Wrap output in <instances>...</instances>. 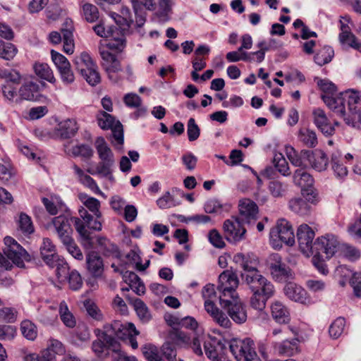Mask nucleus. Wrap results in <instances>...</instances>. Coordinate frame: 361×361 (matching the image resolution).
Here are the masks:
<instances>
[{
  "instance_id": "obj_1",
  "label": "nucleus",
  "mask_w": 361,
  "mask_h": 361,
  "mask_svg": "<svg viewBox=\"0 0 361 361\" xmlns=\"http://www.w3.org/2000/svg\"><path fill=\"white\" fill-rule=\"evenodd\" d=\"M324 102L335 114L344 119L346 124L353 127L357 116L361 115V92L349 89L336 95L324 96Z\"/></svg>"
},
{
  "instance_id": "obj_2",
  "label": "nucleus",
  "mask_w": 361,
  "mask_h": 361,
  "mask_svg": "<svg viewBox=\"0 0 361 361\" xmlns=\"http://www.w3.org/2000/svg\"><path fill=\"white\" fill-rule=\"evenodd\" d=\"M229 348L237 361H259L255 343L249 338L232 339L229 343Z\"/></svg>"
},
{
  "instance_id": "obj_3",
  "label": "nucleus",
  "mask_w": 361,
  "mask_h": 361,
  "mask_svg": "<svg viewBox=\"0 0 361 361\" xmlns=\"http://www.w3.org/2000/svg\"><path fill=\"white\" fill-rule=\"evenodd\" d=\"M269 235L271 243L275 248L281 247L283 243L291 246L295 243L292 226L286 219L279 220L276 226L271 230Z\"/></svg>"
},
{
  "instance_id": "obj_4",
  "label": "nucleus",
  "mask_w": 361,
  "mask_h": 361,
  "mask_svg": "<svg viewBox=\"0 0 361 361\" xmlns=\"http://www.w3.org/2000/svg\"><path fill=\"white\" fill-rule=\"evenodd\" d=\"M4 255L19 267H24L25 262L30 260L27 251L12 237L6 236L4 239Z\"/></svg>"
},
{
  "instance_id": "obj_5",
  "label": "nucleus",
  "mask_w": 361,
  "mask_h": 361,
  "mask_svg": "<svg viewBox=\"0 0 361 361\" xmlns=\"http://www.w3.org/2000/svg\"><path fill=\"white\" fill-rule=\"evenodd\" d=\"M104 340L125 339L131 336L138 334L135 325L132 323L122 324L119 321H115L112 324H108L104 326V332L102 333Z\"/></svg>"
},
{
  "instance_id": "obj_6",
  "label": "nucleus",
  "mask_w": 361,
  "mask_h": 361,
  "mask_svg": "<svg viewBox=\"0 0 361 361\" xmlns=\"http://www.w3.org/2000/svg\"><path fill=\"white\" fill-rule=\"evenodd\" d=\"M99 54L102 59V66L107 73L109 79L114 83L123 80V71L121 62L115 55L109 51L99 48Z\"/></svg>"
},
{
  "instance_id": "obj_7",
  "label": "nucleus",
  "mask_w": 361,
  "mask_h": 361,
  "mask_svg": "<svg viewBox=\"0 0 361 361\" xmlns=\"http://www.w3.org/2000/svg\"><path fill=\"white\" fill-rule=\"evenodd\" d=\"M99 126L105 130L111 129L113 135V143L115 145H122L123 143V126L119 121L105 111H99L97 115Z\"/></svg>"
},
{
  "instance_id": "obj_8",
  "label": "nucleus",
  "mask_w": 361,
  "mask_h": 361,
  "mask_svg": "<svg viewBox=\"0 0 361 361\" xmlns=\"http://www.w3.org/2000/svg\"><path fill=\"white\" fill-rule=\"evenodd\" d=\"M240 218L232 216L224 221L223 231L225 238L232 244H236L245 239L246 229Z\"/></svg>"
},
{
  "instance_id": "obj_9",
  "label": "nucleus",
  "mask_w": 361,
  "mask_h": 361,
  "mask_svg": "<svg viewBox=\"0 0 361 361\" xmlns=\"http://www.w3.org/2000/svg\"><path fill=\"white\" fill-rule=\"evenodd\" d=\"M239 280L237 274L230 270L223 271L219 276L218 290L221 293L219 300L224 298H233L238 296L236 288L238 286Z\"/></svg>"
},
{
  "instance_id": "obj_10",
  "label": "nucleus",
  "mask_w": 361,
  "mask_h": 361,
  "mask_svg": "<svg viewBox=\"0 0 361 361\" xmlns=\"http://www.w3.org/2000/svg\"><path fill=\"white\" fill-rule=\"evenodd\" d=\"M267 266L271 276L276 281H286L292 278L291 269L278 253H273L269 256Z\"/></svg>"
},
{
  "instance_id": "obj_11",
  "label": "nucleus",
  "mask_w": 361,
  "mask_h": 361,
  "mask_svg": "<svg viewBox=\"0 0 361 361\" xmlns=\"http://www.w3.org/2000/svg\"><path fill=\"white\" fill-rule=\"evenodd\" d=\"M245 283L252 293L256 292L266 298H271L274 295L275 288L273 283L261 273L247 276Z\"/></svg>"
},
{
  "instance_id": "obj_12",
  "label": "nucleus",
  "mask_w": 361,
  "mask_h": 361,
  "mask_svg": "<svg viewBox=\"0 0 361 361\" xmlns=\"http://www.w3.org/2000/svg\"><path fill=\"white\" fill-rule=\"evenodd\" d=\"M220 305L235 323L243 324L247 320L245 307L239 300L238 296L230 299L223 298Z\"/></svg>"
},
{
  "instance_id": "obj_13",
  "label": "nucleus",
  "mask_w": 361,
  "mask_h": 361,
  "mask_svg": "<svg viewBox=\"0 0 361 361\" xmlns=\"http://www.w3.org/2000/svg\"><path fill=\"white\" fill-rule=\"evenodd\" d=\"M341 243L333 234H326L319 237L314 241L315 255L324 253L326 258H330L339 252Z\"/></svg>"
},
{
  "instance_id": "obj_14",
  "label": "nucleus",
  "mask_w": 361,
  "mask_h": 361,
  "mask_svg": "<svg viewBox=\"0 0 361 361\" xmlns=\"http://www.w3.org/2000/svg\"><path fill=\"white\" fill-rule=\"evenodd\" d=\"M315 233L314 230L307 224H301L297 231V238L300 250L306 257H310L314 254V238Z\"/></svg>"
},
{
  "instance_id": "obj_15",
  "label": "nucleus",
  "mask_w": 361,
  "mask_h": 361,
  "mask_svg": "<svg viewBox=\"0 0 361 361\" xmlns=\"http://www.w3.org/2000/svg\"><path fill=\"white\" fill-rule=\"evenodd\" d=\"M233 260L244 270V272L241 274V278L243 282L246 281L247 276H255V274L260 273L257 269L259 264L258 258L253 254L245 255L238 253L234 255Z\"/></svg>"
},
{
  "instance_id": "obj_16",
  "label": "nucleus",
  "mask_w": 361,
  "mask_h": 361,
  "mask_svg": "<svg viewBox=\"0 0 361 361\" xmlns=\"http://www.w3.org/2000/svg\"><path fill=\"white\" fill-rule=\"evenodd\" d=\"M55 232L61 243L67 242L73 238V230L69 216L59 215L51 221Z\"/></svg>"
},
{
  "instance_id": "obj_17",
  "label": "nucleus",
  "mask_w": 361,
  "mask_h": 361,
  "mask_svg": "<svg viewBox=\"0 0 361 361\" xmlns=\"http://www.w3.org/2000/svg\"><path fill=\"white\" fill-rule=\"evenodd\" d=\"M240 219L248 225H254L259 217L258 207L250 199H244L239 202Z\"/></svg>"
},
{
  "instance_id": "obj_18",
  "label": "nucleus",
  "mask_w": 361,
  "mask_h": 361,
  "mask_svg": "<svg viewBox=\"0 0 361 361\" xmlns=\"http://www.w3.org/2000/svg\"><path fill=\"white\" fill-rule=\"evenodd\" d=\"M204 350L207 357L213 361L219 358L225 345L221 339L207 335L203 337Z\"/></svg>"
},
{
  "instance_id": "obj_19",
  "label": "nucleus",
  "mask_w": 361,
  "mask_h": 361,
  "mask_svg": "<svg viewBox=\"0 0 361 361\" xmlns=\"http://www.w3.org/2000/svg\"><path fill=\"white\" fill-rule=\"evenodd\" d=\"M273 347L275 353L282 356L291 357L300 351V341L296 337L292 339H286L281 342H276Z\"/></svg>"
},
{
  "instance_id": "obj_20",
  "label": "nucleus",
  "mask_w": 361,
  "mask_h": 361,
  "mask_svg": "<svg viewBox=\"0 0 361 361\" xmlns=\"http://www.w3.org/2000/svg\"><path fill=\"white\" fill-rule=\"evenodd\" d=\"M272 319L279 324H286L290 321L288 308L279 300H274L270 305Z\"/></svg>"
},
{
  "instance_id": "obj_21",
  "label": "nucleus",
  "mask_w": 361,
  "mask_h": 361,
  "mask_svg": "<svg viewBox=\"0 0 361 361\" xmlns=\"http://www.w3.org/2000/svg\"><path fill=\"white\" fill-rule=\"evenodd\" d=\"M78 129L77 123L73 119L61 121L55 128L53 137L55 138L66 139L73 137Z\"/></svg>"
},
{
  "instance_id": "obj_22",
  "label": "nucleus",
  "mask_w": 361,
  "mask_h": 361,
  "mask_svg": "<svg viewBox=\"0 0 361 361\" xmlns=\"http://www.w3.org/2000/svg\"><path fill=\"white\" fill-rule=\"evenodd\" d=\"M71 169L77 180L81 184L88 188L96 194H100L102 192L96 181L90 176L87 174L80 166L75 164H73Z\"/></svg>"
},
{
  "instance_id": "obj_23",
  "label": "nucleus",
  "mask_w": 361,
  "mask_h": 361,
  "mask_svg": "<svg viewBox=\"0 0 361 361\" xmlns=\"http://www.w3.org/2000/svg\"><path fill=\"white\" fill-rule=\"evenodd\" d=\"M314 123L321 132L326 135L334 134V127L330 123L325 112L321 109L313 111Z\"/></svg>"
},
{
  "instance_id": "obj_24",
  "label": "nucleus",
  "mask_w": 361,
  "mask_h": 361,
  "mask_svg": "<svg viewBox=\"0 0 361 361\" xmlns=\"http://www.w3.org/2000/svg\"><path fill=\"white\" fill-rule=\"evenodd\" d=\"M307 162L317 171H323L326 169L329 159L326 154L322 150L316 149L314 152L309 150Z\"/></svg>"
},
{
  "instance_id": "obj_25",
  "label": "nucleus",
  "mask_w": 361,
  "mask_h": 361,
  "mask_svg": "<svg viewBox=\"0 0 361 361\" xmlns=\"http://www.w3.org/2000/svg\"><path fill=\"white\" fill-rule=\"evenodd\" d=\"M40 254L42 259L47 265H52L58 259L59 255L56 253V247L49 238H44L40 247Z\"/></svg>"
},
{
  "instance_id": "obj_26",
  "label": "nucleus",
  "mask_w": 361,
  "mask_h": 361,
  "mask_svg": "<svg viewBox=\"0 0 361 361\" xmlns=\"http://www.w3.org/2000/svg\"><path fill=\"white\" fill-rule=\"evenodd\" d=\"M180 192L178 188H173L171 191H166L157 200V205L161 209L172 208L180 204V201L176 198V194Z\"/></svg>"
},
{
  "instance_id": "obj_27",
  "label": "nucleus",
  "mask_w": 361,
  "mask_h": 361,
  "mask_svg": "<svg viewBox=\"0 0 361 361\" xmlns=\"http://www.w3.org/2000/svg\"><path fill=\"white\" fill-rule=\"evenodd\" d=\"M104 332V329H97L94 331V334L97 337V339L94 341L92 344V349L93 352L96 354V355L99 357L104 358L110 355L109 348L107 345V343L102 337Z\"/></svg>"
},
{
  "instance_id": "obj_28",
  "label": "nucleus",
  "mask_w": 361,
  "mask_h": 361,
  "mask_svg": "<svg viewBox=\"0 0 361 361\" xmlns=\"http://www.w3.org/2000/svg\"><path fill=\"white\" fill-rule=\"evenodd\" d=\"M285 295L291 300L304 303L306 301V290L294 283H288L284 287Z\"/></svg>"
},
{
  "instance_id": "obj_29",
  "label": "nucleus",
  "mask_w": 361,
  "mask_h": 361,
  "mask_svg": "<svg viewBox=\"0 0 361 361\" xmlns=\"http://www.w3.org/2000/svg\"><path fill=\"white\" fill-rule=\"evenodd\" d=\"M288 208L300 216L308 215L312 211V206L301 197L291 198L288 202Z\"/></svg>"
},
{
  "instance_id": "obj_30",
  "label": "nucleus",
  "mask_w": 361,
  "mask_h": 361,
  "mask_svg": "<svg viewBox=\"0 0 361 361\" xmlns=\"http://www.w3.org/2000/svg\"><path fill=\"white\" fill-rule=\"evenodd\" d=\"M286 154L289 161L293 166L300 168H304L307 166L309 150L304 149L298 153L293 147H287Z\"/></svg>"
},
{
  "instance_id": "obj_31",
  "label": "nucleus",
  "mask_w": 361,
  "mask_h": 361,
  "mask_svg": "<svg viewBox=\"0 0 361 361\" xmlns=\"http://www.w3.org/2000/svg\"><path fill=\"white\" fill-rule=\"evenodd\" d=\"M39 92V86L34 82H27L19 89V94L23 99L34 101L37 99Z\"/></svg>"
},
{
  "instance_id": "obj_32",
  "label": "nucleus",
  "mask_w": 361,
  "mask_h": 361,
  "mask_svg": "<svg viewBox=\"0 0 361 361\" xmlns=\"http://www.w3.org/2000/svg\"><path fill=\"white\" fill-rule=\"evenodd\" d=\"M87 265L89 271L95 277L99 276L103 272V262L102 258L94 252L87 256Z\"/></svg>"
},
{
  "instance_id": "obj_33",
  "label": "nucleus",
  "mask_w": 361,
  "mask_h": 361,
  "mask_svg": "<svg viewBox=\"0 0 361 361\" xmlns=\"http://www.w3.org/2000/svg\"><path fill=\"white\" fill-rule=\"evenodd\" d=\"M338 40L343 48H353L361 53V41L351 32H340Z\"/></svg>"
},
{
  "instance_id": "obj_34",
  "label": "nucleus",
  "mask_w": 361,
  "mask_h": 361,
  "mask_svg": "<svg viewBox=\"0 0 361 361\" xmlns=\"http://www.w3.org/2000/svg\"><path fill=\"white\" fill-rule=\"evenodd\" d=\"M95 147L102 161L115 163L114 154L103 137H99L97 138L95 141Z\"/></svg>"
},
{
  "instance_id": "obj_35",
  "label": "nucleus",
  "mask_w": 361,
  "mask_h": 361,
  "mask_svg": "<svg viewBox=\"0 0 361 361\" xmlns=\"http://www.w3.org/2000/svg\"><path fill=\"white\" fill-rule=\"evenodd\" d=\"M35 73L41 79L54 84L56 79L54 77L53 71L47 63L37 62L33 65Z\"/></svg>"
},
{
  "instance_id": "obj_36",
  "label": "nucleus",
  "mask_w": 361,
  "mask_h": 361,
  "mask_svg": "<svg viewBox=\"0 0 361 361\" xmlns=\"http://www.w3.org/2000/svg\"><path fill=\"white\" fill-rule=\"evenodd\" d=\"M331 167L337 178H343L348 175V168L343 165V159L339 152L331 155Z\"/></svg>"
},
{
  "instance_id": "obj_37",
  "label": "nucleus",
  "mask_w": 361,
  "mask_h": 361,
  "mask_svg": "<svg viewBox=\"0 0 361 361\" xmlns=\"http://www.w3.org/2000/svg\"><path fill=\"white\" fill-rule=\"evenodd\" d=\"M293 183L302 188L311 187L313 185L314 180L312 176L308 173L304 168H299L293 173Z\"/></svg>"
},
{
  "instance_id": "obj_38",
  "label": "nucleus",
  "mask_w": 361,
  "mask_h": 361,
  "mask_svg": "<svg viewBox=\"0 0 361 361\" xmlns=\"http://www.w3.org/2000/svg\"><path fill=\"white\" fill-rule=\"evenodd\" d=\"M73 63L75 68L81 73L84 74L85 71L94 67L96 64L93 62L90 55L86 52L81 53L79 56H75Z\"/></svg>"
},
{
  "instance_id": "obj_39",
  "label": "nucleus",
  "mask_w": 361,
  "mask_h": 361,
  "mask_svg": "<svg viewBox=\"0 0 361 361\" xmlns=\"http://www.w3.org/2000/svg\"><path fill=\"white\" fill-rule=\"evenodd\" d=\"M298 140L308 147H314L318 143L315 131L306 128H301L298 131Z\"/></svg>"
},
{
  "instance_id": "obj_40",
  "label": "nucleus",
  "mask_w": 361,
  "mask_h": 361,
  "mask_svg": "<svg viewBox=\"0 0 361 361\" xmlns=\"http://www.w3.org/2000/svg\"><path fill=\"white\" fill-rule=\"evenodd\" d=\"M80 200L82 204L97 217L100 218L102 214L99 211L100 202L92 197H90L85 193H80L78 195Z\"/></svg>"
},
{
  "instance_id": "obj_41",
  "label": "nucleus",
  "mask_w": 361,
  "mask_h": 361,
  "mask_svg": "<svg viewBox=\"0 0 361 361\" xmlns=\"http://www.w3.org/2000/svg\"><path fill=\"white\" fill-rule=\"evenodd\" d=\"M231 204H223L217 199H210L204 204V209L207 214H221L223 212H228Z\"/></svg>"
},
{
  "instance_id": "obj_42",
  "label": "nucleus",
  "mask_w": 361,
  "mask_h": 361,
  "mask_svg": "<svg viewBox=\"0 0 361 361\" xmlns=\"http://www.w3.org/2000/svg\"><path fill=\"white\" fill-rule=\"evenodd\" d=\"M18 52L17 47L11 43L0 39V58L6 61H11Z\"/></svg>"
},
{
  "instance_id": "obj_43",
  "label": "nucleus",
  "mask_w": 361,
  "mask_h": 361,
  "mask_svg": "<svg viewBox=\"0 0 361 361\" xmlns=\"http://www.w3.org/2000/svg\"><path fill=\"white\" fill-rule=\"evenodd\" d=\"M82 18L88 23L97 22L99 18V12L96 6L85 3L81 6Z\"/></svg>"
},
{
  "instance_id": "obj_44",
  "label": "nucleus",
  "mask_w": 361,
  "mask_h": 361,
  "mask_svg": "<svg viewBox=\"0 0 361 361\" xmlns=\"http://www.w3.org/2000/svg\"><path fill=\"white\" fill-rule=\"evenodd\" d=\"M109 348V355L111 357L112 361H123L126 358V353L121 350V345L116 339L105 340Z\"/></svg>"
},
{
  "instance_id": "obj_45",
  "label": "nucleus",
  "mask_w": 361,
  "mask_h": 361,
  "mask_svg": "<svg viewBox=\"0 0 361 361\" xmlns=\"http://www.w3.org/2000/svg\"><path fill=\"white\" fill-rule=\"evenodd\" d=\"M66 152L75 157H81L84 159H90L93 155L92 149L85 144L73 146L68 151H66Z\"/></svg>"
},
{
  "instance_id": "obj_46",
  "label": "nucleus",
  "mask_w": 361,
  "mask_h": 361,
  "mask_svg": "<svg viewBox=\"0 0 361 361\" xmlns=\"http://www.w3.org/2000/svg\"><path fill=\"white\" fill-rule=\"evenodd\" d=\"M20 331L23 336L30 341H34L37 336L36 325L28 319L23 320L20 324Z\"/></svg>"
},
{
  "instance_id": "obj_47",
  "label": "nucleus",
  "mask_w": 361,
  "mask_h": 361,
  "mask_svg": "<svg viewBox=\"0 0 361 361\" xmlns=\"http://www.w3.org/2000/svg\"><path fill=\"white\" fill-rule=\"evenodd\" d=\"M59 314L63 323L69 328L75 326L76 322L73 314L69 311L67 304L62 301L59 305Z\"/></svg>"
},
{
  "instance_id": "obj_48",
  "label": "nucleus",
  "mask_w": 361,
  "mask_h": 361,
  "mask_svg": "<svg viewBox=\"0 0 361 361\" xmlns=\"http://www.w3.org/2000/svg\"><path fill=\"white\" fill-rule=\"evenodd\" d=\"M334 54V51L331 47H324L315 54L314 61L319 66H323L331 61Z\"/></svg>"
},
{
  "instance_id": "obj_49",
  "label": "nucleus",
  "mask_w": 361,
  "mask_h": 361,
  "mask_svg": "<svg viewBox=\"0 0 361 361\" xmlns=\"http://www.w3.org/2000/svg\"><path fill=\"white\" fill-rule=\"evenodd\" d=\"M114 165V162L101 161L98 163L96 170L90 168L87 169V172L92 175L98 174L103 177H108L112 173V167Z\"/></svg>"
},
{
  "instance_id": "obj_50",
  "label": "nucleus",
  "mask_w": 361,
  "mask_h": 361,
  "mask_svg": "<svg viewBox=\"0 0 361 361\" xmlns=\"http://www.w3.org/2000/svg\"><path fill=\"white\" fill-rule=\"evenodd\" d=\"M338 253L351 262L357 260L361 256L360 251L357 248L345 243H341Z\"/></svg>"
},
{
  "instance_id": "obj_51",
  "label": "nucleus",
  "mask_w": 361,
  "mask_h": 361,
  "mask_svg": "<svg viewBox=\"0 0 361 361\" xmlns=\"http://www.w3.org/2000/svg\"><path fill=\"white\" fill-rule=\"evenodd\" d=\"M94 32L100 37L109 38L114 36V34L117 31V27L113 26H106L104 20H101L99 23L92 27Z\"/></svg>"
},
{
  "instance_id": "obj_52",
  "label": "nucleus",
  "mask_w": 361,
  "mask_h": 361,
  "mask_svg": "<svg viewBox=\"0 0 361 361\" xmlns=\"http://www.w3.org/2000/svg\"><path fill=\"white\" fill-rule=\"evenodd\" d=\"M273 163L277 171L284 176L290 174L288 164L281 153H275L273 158Z\"/></svg>"
},
{
  "instance_id": "obj_53",
  "label": "nucleus",
  "mask_w": 361,
  "mask_h": 361,
  "mask_svg": "<svg viewBox=\"0 0 361 361\" xmlns=\"http://www.w3.org/2000/svg\"><path fill=\"white\" fill-rule=\"evenodd\" d=\"M345 320L343 317H338L330 325L329 332L334 339L339 338L345 331Z\"/></svg>"
},
{
  "instance_id": "obj_54",
  "label": "nucleus",
  "mask_w": 361,
  "mask_h": 361,
  "mask_svg": "<svg viewBox=\"0 0 361 361\" xmlns=\"http://www.w3.org/2000/svg\"><path fill=\"white\" fill-rule=\"evenodd\" d=\"M79 214L80 218H82L85 222V225L90 229L101 231L102 230V223L99 220V218H97L96 219H93V216L88 214L87 211L82 208L79 210Z\"/></svg>"
},
{
  "instance_id": "obj_55",
  "label": "nucleus",
  "mask_w": 361,
  "mask_h": 361,
  "mask_svg": "<svg viewBox=\"0 0 361 361\" xmlns=\"http://www.w3.org/2000/svg\"><path fill=\"white\" fill-rule=\"evenodd\" d=\"M131 303L140 319L145 322L150 319V314L148 308L142 300L139 298H135L131 301Z\"/></svg>"
},
{
  "instance_id": "obj_56",
  "label": "nucleus",
  "mask_w": 361,
  "mask_h": 361,
  "mask_svg": "<svg viewBox=\"0 0 361 361\" xmlns=\"http://www.w3.org/2000/svg\"><path fill=\"white\" fill-rule=\"evenodd\" d=\"M63 35V49L68 54H71L74 51L73 35L71 30L68 29L61 30Z\"/></svg>"
},
{
  "instance_id": "obj_57",
  "label": "nucleus",
  "mask_w": 361,
  "mask_h": 361,
  "mask_svg": "<svg viewBox=\"0 0 361 361\" xmlns=\"http://www.w3.org/2000/svg\"><path fill=\"white\" fill-rule=\"evenodd\" d=\"M226 57L228 62H238L239 61L251 62L254 60V59L251 57V54L244 51H240L239 49H238L237 51L228 52Z\"/></svg>"
},
{
  "instance_id": "obj_58",
  "label": "nucleus",
  "mask_w": 361,
  "mask_h": 361,
  "mask_svg": "<svg viewBox=\"0 0 361 361\" xmlns=\"http://www.w3.org/2000/svg\"><path fill=\"white\" fill-rule=\"evenodd\" d=\"M317 85L320 88V90L324 92L322 95V98L324 96H329L332 97H336V96H334V93L336 91V85L327 79H320L317 81Z\"/></svg>"
},
{
  "instance_id": "obj_59",
  "label": "nucleus",
  "mask_w": 361,
  "mask_h": 361,
  "mask_svg": "<svg viewBox=\"0 0 361 361\" xmlns=\"http://www.w3.org/2000/svg\"><path fill=\"white\" fill-rule=\"evenodd\" d=\"M18 228L25 234H30L34 232L31 218L25 213H21L19 216Z\"/></svg>"
},
{
  "instance_id": "obj_60",
  "label": "nucleus",
  "mask_w": 361,
  "mask_h": 361,
  "mask_svg": "<svg viewBox=\"0 0 361 361\" xmlns=\"http://www.w3.org/2000/svg\"><path fill=\"white\" fill-rule=\"evenodd\" d=\"M0 79H5L6 81L19 84L21 80V75L15 69L0 68Z\"/></svg>"
},
{
  "instance_id": "obj_61",
  "label": "nucleus",
  "mask_w": 361,
  "mask_h": 361,
  "mask_svg": "<svg viewBox=\"0 0 361 361\" xmlns=\"http://www.w3.org/2000/svg\"><path fill=\"white\" fill-rule=\"evenodd\" d=\"M269 191L274 197H280L285 195L287 185L278 180L271 181L269 184Z\"/></svg>"
},
{
  "instance_id": "obj_62",
  "label": "nucleus",
  "mask_w": 361,
  "mask_h": 361,
  "mask_svg": "<svg viewBox=\"0 0 361 361\" xmlns=\"http://www.w3.org/2000/svg\"><path fill=\"white\" fill-rule=\"evenodd\" d=\"M50 267H56V274L59 279L66 277L68 275L69 267L68 264L64 261L63 259L58 257V259L53 263L52 265H48Z\"/></svg>"
},
{
  "instance_id": "obj_63",
  "label": "nucleus",
  "mask_w": 361,
  "mask_h": 361,
  "mask_svg": "<svg viewBox=\"0 0 361 361\" xmlns=\"http://www.w3.org/2000/svg\"><path fill=\"white\" fill-rule=\"evenodd\" d=\"M269 298H266L264 295H259V293H252L250 298V305L252 308L259 312L263 311L267 305V302Z\"/></svg>"
},
{
  "instance_id": "obj_64",
  "label": "nucleus",
  "mask_w": 361,
  "mask_h": 361,
  "mask_svg": "<svg viewBox=\"0 0 361 361\" xmlns=\"http://www.w3.org/2000/svg\"><path fill=\"white\" fill-rule=\"evenodd\" d=\"M142 353L148 361H163L157 348L154 345H145L142 348Z\"/></svg>"
}]
</instances>
